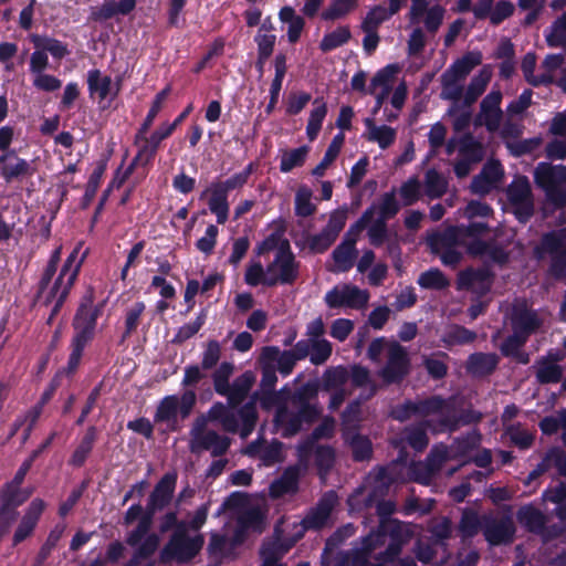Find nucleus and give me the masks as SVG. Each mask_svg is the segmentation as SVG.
<instances>
[{
	"label": "nucleus",
	"instance_id": "f3484780",
	"mask_svg": "<svg viewBox=\"0 0 566 566\" xmlns=\"http://www.w3.org/2000/svg\"><path fill=\"white\" fill-rule=\"evenodd\" d=\"M172 134L174 132L168 127V122L161 123L150 135L142 133V127H139L134 136V145L145 155L146 159L154 161L161 143Z\"/></svg>",
	"mask_w": 566,
	"mask_h": 566
},
{
	"label": "nucleus",
	"instance_id": "c9c22d12",
	"mask_svg": "<svg viewBox=\"0 0 566 566\" xmlns=\"http://www.w3.org/2000/svg\"><path fill=\"white\" fill-rule=\"evenodd\" d=\"M345 440L350 447L352 458L355 462L368 461L373 457V443L367 436L355 432L352 436L346 433Z\"/></svg>",
	"mask_w": 566,
	"mask_h": 566
},
{
	"label": "nucleus",
	"instance_id": "5701e85b",
	"mask_svg": "<svg viewBox=\"0 0 566 566\" xmlns=\"http://www.w3.org/2000/svg\"><path fill=\"white\" fill-rule=\"evenodd\" d=\"M318 395V385L316 382H306L294 391L291 397L292 407L307 409L308 412L317 418L322 416V407L318 402H312Z\"/></svg>",
	"mask_w": 566,
	"mask_h": 566
},
{
	"label": "nucleus",
	"instance_id": "3c124183",
	"mask_svg": "<svg viewBox=\"0 0 566 566\" xmlns=\"http://www.w3.org/2000/svg\"><path fill=\"white\" fill-rule=\"evenodd\" d=\"M352 38L350 29L347 25L337 27L334 31L326 33L319 42L322 52L327 53L346 44Z\"/></svg>",
	"mask_w": 566,
	"mask_h": 566
},
{
	"label": "nucleus",
	"instance_id": "20e7f679",
	"mask_svg": "<svg viewBox=\"0 0 566 566\" xmlns=\"http://www.w3.org/2000/svg\"><path fill=\"white\" fill-rule=\"evenodd\" d=\"M535 185L555 209L566 207V166L541 161L533 172Z\"/></svg>",
	"mask_w": 566,
	"mask_h": 566
},
{
	"label": "nucleus",
	"instance_id": "bb28decb",
	"mask_svg": "<svg viewBox=\"0 0 566 566\" xmlns=\"http://www.w3.org/2000/svg\"><path fill=\"white\" fill-rule=\"evenodd\" d=\"M97 438L98 428L96 426H88L84 432V436L74 449L69 463L74 468H82L93 451Z\"/></svg>",
	"mask_w": 566,
	"mask_h": 566
},
{
	"label": "nucleus",
	"instance_id": "c03bdc74",
	"mask_svg": "<svg viewBox=\"0 0 566 566\" xmlns=\"http://www.w3.org/2000/svg\"><path fill=\"white\" fill-rule=\"evenodd\" d=\"M543 499L556 504V516L566 522V482L560 481L555 486H549L543 492Z\"/></svg>",
	"mask_w": 566,
	"mask_h": 566
},
{
	"label": "nucleus",
	"instance_id": "a18cd8bd",
	"mask_svg": "<svg viewBox=\"0 0 566 566\" xmlns=\"http://www.w3.org/2000/svg\"><path fill=\"white\" fill-rule=\"evenodd\" d=\"M345 136L343 133H338L334 136L331 144L328 145L323 159L319 161L318 165H316L313 170L312 175L315 177H323L325 175V171L329 165L333 164V161L338 157L340 153V148L344 144Z\"/></svg>",
	"mask_w": 566,
	"mask_h": 566
},
{
	"label": "nucleus",
	"instance_id": "338daca9",
	"mask_svg": "<svg viewBox=\"0 0 566 566\" xmlns=\"http://www.w3.org/2000/svg\"><path fill=\"white\" fill-rule=\"evenodd\" d=\"M283 245L291 248L290 241L283 237V233L275 230L256 244L255 254L261 256L272 251L277 253Z\"/></svg>",
	"mask_w": 566,
	"mask_h": 566
},
{
	"label": "nucleus",
	"instance_id": "a878e982",
	"mask_svg": "<svg viewBox=\"0 0 566 566\" xmlns=\"http://www.w3.org/2000/svg\"><path fill=\"white\" fill-rule=\"evenodd\" d=\"M453 409V398H443L440 395H432L416 401L417 416L429 417L439 415L441 418Z\"/></svg>",
	"mask_w": 566,
	"mask_h": 566
},
{
	"label": "nucleus",
	"instance_id": "6e6552de",
	"mask_svg": "<svg viewBox=\"0 0 566 566\" xmlns=\"http://www.w3.org/2000/svg\"><path fill=\"white\" fill-rule=\"evenodd\" d=\"M506 198L520 223H526L534 216V198L526 176H516L506 187Z\"/></svg>",
	"mask_w": 566,
	"mask_h": 566
},
{
	"label": "nucleus",
	"instance_id": "f257e3e1",
	"mask_svg": "<svg viewBox=\"0 0 566 566\" xmlns=\"http://www.w3.org/2000/svg\"><path fill=\"white\" fill-rule=\"evenodd\" d=\"M104 303L94 304V292H86L72 319L73 336L70 344L66 374L73 375L82 360L85 347L93 342L96 334L97 319L103 312Z\"/></svg>",
	"mask_w": 566,
	"mask_h": 566
},
{
	"label": "nucleus",
	"instance_id": "774afa93",
	"mask_svg": "<svg viewBox=\"0 0 566 566\" xmlns=\"http://www.w3.org/2000/svg\"><path fill=\"white\" fill-rule=\"evenodd\" d=\"M546 42L551 48L566 50V12L553 22L549 33L546 34Z\"/></svg>",
	"mask_w": 566,
	"mask_h": 566
},
{
	"label": "nucleus",
	"instance_id": "9d476101",
	"mask_svg": "<svg viewBox=\"0 0 566 566\" xmlns=\"http://www.w3.org/2000/svg\"><path fill=\"white\" fill-rule=\"evenodd\" d=\"M460 244V228L450 227L442 232H433L428 237L431 252L440 255L447 266L455 268L462 260V253L455 247Z\"/></svg>",
	"mask_w": 566,
	"mask_h": 566
},
{
	"label": "nucleus",
	"instance_id": "39448f33",
	"mask_svg": "<svg viewBox=\"0 0 566 566\" xmlns=\"http://www.w3.org/2000/svg\"><path fill=\"white\" fill-rule=\"evenodd\" d=\"M245 184L247 181L237 172L226 180L213 181L202 191L201 199L210 192L208 207L211 213L216 214L219 224H224L229 218V192L242 188Z\"/></svg>",
	"mask_w": 566,
	"mask_h": 566
},
{
	"label": "nucleus",
	"instance_id": "4d7b16f0",
	"mask_svg": "<svg viewBox=\"0 0 566 566\" xmlns=\"http://www.w3.org/2000/svg\"><path fill=\"white\" fill-rule=\"evenodd\" d=\"M336 460V452L332 446L317 444L315 448L314 461L318 474L325 476L333 469Z\"/></svg>",
	"mask_w": 566,
	"mask_h": 566
},
{
	"label": "nucleus",
	"instance_id": "8fccbe9b",
	"mask_svg": "<svg viewBox=\"0 0 566 566\" xmlns=\"http://www.w3.org/2000/svg\"><path fill=\"white\" fill-rule=\"evenodd\" d=\"M359 0H332L329 6L321 13L324 21H336L345 18L358 7Z\"/></svg>",
	"mask_w": 566,
	"mask_h": 566
},
{
	"label": "nucleus",
	"instance_id": "58836bf2",
	"mask_svg": "<svg viewBox=\"0 0 566 566\" xmlns=\"http://www.w3.org/2000/svg\"><path fill=\"white\" fill-rule=\"evenodd\" d=\"M61 254H62V245L55 248L50 259L43 270V273L41 275L40 281L36 284V293L34 296L35 301H39L42 295L45 293V291L49 289L50 283L52 282V279L54 277L59 263L61 261Z\"/></svg>",
	"mask_w": 566,
	"mask_h": 566
},
{
	"label": "nucleus",
	"instance_id": "2f4dec72",
	"mask_svg": "<svg viewBox=\"0 0 566 566\" xmlns=\"http://www.w3.org/2000/svg\"><path fill=\"white\" fill-rule=\"evenodd\" d=\"M481 418L482 415L472 409L462 410L460 413H457L455 407L453 406V409L440 418V424L449 432H454L460 428V426L476 423Z\"/></svg>",
	"mask_w": 566,
	"mask_h": 566
},
{
	"label": "nucleus",
	"instance_id": "f704fd0d",
	"mask_svg": "<svg viewBox=\"0 0 566 566\" xmlns=\"http://www.w3.org/2000/svg\"><path fill=\"white\" fill-rule=\"evenodd\" d=\"M482 63V53L480 51H470L455 60L446 71L457 78L464 80L471 71Z\"/></svg>",
	"mask_w": 566,
	"mask_h": 566
},
{
	"label": "nucleus",
	"instance_id": "5fc2aeb1",
	"mask_svg": "<svg viewBox=\"0 0 566 566\" xmlns=\"http://www.w3.org/2000/svg\"><path fill=\"white\" fill-rule=\"evenodd\" d=\"M73 286H67L65 284L59 285L56 287V282H53L52 286L48 291L43 304L45 306L53 303V306L51 308V314L54 316H57L61 312L64 303L66 302Z\"/></svg>",
	"mask_w": 566,
	"mask_h": 566
},
{
	"label": "nucleus",
	"instance_id": "393cba45",
	"mask_svg": "<svg viewBox=\"0 0 566 566\" xmlns=\"http://www.w3.org/2000/svg\"><path fill=\"white\" fill-rule=\"evenodd\" d=\"M163 510L164 509L160 505L156 504L148 497L147 504L144 507L143 516L139 520L137 526L132 532L128 533L126 537V543L129 546H136L137 544H139L144 536L147 533H149L153 526L155 514Z\"/></svg>",
	"mask_w": 566,
	"mask_h": 566
},
{
	"label": "nucleus",
	"instance_id": "aec40b11",
	"mask_svg": "<svg viewBox=\"0 0 566 566\" xmlns=\"http://www.w3.org/2000/svg\"><path fill=\"white\" fill-rule=\"evenodd\" d=\"M81 247L82 243H78L64 261L60 273L54 280V282H56V287L61 285V283L67 286H74L75 282L77 281L82 264L86 258V252H84L81 256L78 255Z\"/></svg>",
	"mask_w": 566,
	"mask_h": 566
},
{
	"label": "nucleus",
	"instance_id": "6e6d98bb",
	"mask_svg": "<svg viewBox=\"0 0 566 566\" xmlns=\"http://www.w3.org/2000/svg\"><path fill=\"white\" fill-rule=\"evenodd\" d=\"M417 283L422 289L436 291L444 290L450 285V281L448 280V277L438 268H431L422 272L419 275Z\"/></svg>",
	"mask_w": 566,
	"mask_h": 566
},
{
	"label": "nucleus",
	"instance_id": "7ed1b4c3",
	"mask_svg": "<svg viewBox=\"0 0 566 566\" xmlns=\"http://www.w3.org/2000/svg\"><path fill=\"white\" fill-rule=\"evenodd\" d=\"M533 254L537 260L549 256L547 274L556 281L566 280V228L543 233Z\"/></svg>",
	"mask_w": 566,
	"mask_h": 566
},
{
	"label": "nucleus",
	"instance_id": "a19ab883",
	"mask_svg": "<svg viewBox=\"0 0 566 566\" xmlns=\"http://www.w3.org/2000/svg\"><path fill=\"white\" fill-rule=\"evenodd\" d=\"M314 108L310 113V117L306 125V135L310 140L317 138L322 124L327 114V105L323 98H315L313 102Z\"/></svg>",
	"mask_w": 566,
	"mask_h": 566
},
{
	"label": "nucleus",
	"instance_id": "603ef678",
	"mask_svg": "<svg viewBox=\"0 0 566 566\" xmlns=\"http://www.w3.org/2000/svg\"><path fill=\"white\" fill-rule=\"evenodd\" d=\"M478 335L465 326L453 324L446 332L442 340L447 346L467 345L475 342Z\"/></svg>",
	"mask_w": 566,
	"mask_h": 566
},
{
	"label": "nucleus",
	"instance_id": "680f3d73",
	"mask_svg": "<svg viewBox=\"0 0 566 566\" xmlns=\"http://www.w3.org/2000/svg\"><path fill=\"white\" fill-rule=\"evenodd\" d=\"M376 205L377 218L384 220H390L395 218L400 211V203L396 198V190L392 189L381 195L379 201Z\"/></svg>",
	"mask_w": 566,
	"mask_h": 566
},
{
	"label": "nucleus",
	"instance_id": "ddd939ff",
	"mask_svg": "<svg viewBox=\"0 0 566 566\" xmlns=\"http://www.w3.org/2000/svg\"><path fill=\"white\" fill-rule=\"evenodd\" d=\"M504 177V169L500 160H488L481 171L472 178L470 190L480 197L489 195L496 188Z\"/></svg>",
	"mask_w": 566,
	"mask_h": 566
},
{
	"label": "nucleus",
	"instance_id": "473e14b6",
	"mask_svg": "<svg viewBox=\"0 0 566 566\" xmlns=\"http://www.w3.org/2000/svg\"><path fill=\"white\" fill-rule=\"evenodd\" d=\"M349 380L354 388H367L368 394L365 396V399L373 398L379 390V386L375 380H373L370 370L361 366L359 364H354L350 366Z\"/></svg>",
	"mask_w": 566,
	"mask_h": 566
},
{
	"label": "nucleus",
	"instance_id": "2eb2a0df",
	"mask_svg": "<svg viewBox=\"0 0 566 566\" xmlns=\"http://www.w3.org/2000/svg\"><path fill=\"white\" fill-rule=\"evenodd\" d=\"M23 482V478L14 474L11 481L0 488V511L4 514L18 517L17 509L30 497V493H24L21 489Z\"/></svg>",
	"mask_w": 566,
	"mask_h": 566
},
{
	"label": "nucleus",
	"instance_id": "49530a36",
	"mask_svg": "<svg viewBox=\"0 0 566 566\" xmlns=\"http://www.w3.org/2000/svg\"><path fill=\"white\" fill-rule=\"evenodd\" d=\"M349 380L347 367L339 365L327 368L322 376V386L326 391L344 389V385Z\"/></svg>",
	"mask_w": 566,
	"mask_h": 566
},
{
	"label": "nucleus",
	"instance_id": "13d9d810",
	"mask_svg": "<svg viewBox=\"0 0 566 566\" xmlns=\"http://www.w3.org/2000/svg\"><path fill=\"white\" fill-rule=\"evenodd\" d=\"M493 274L488 269H467L458 275L459 290H473L476 283H484L492 279Z\"/></svg>",
	"mask_w": 566,
	"mask_h": 566
},
{
	"label": "nucleus",
	"instance_id": "7c9ffc66",
	"mask_svg": "<svg viewBox=\"0 0 566 566\" xmlns=\"http://www.w3.org/2000/svg\"><path fill=\"white\" fill-rule=\"evenodd\" d=\"M179 397L176 395H169L164 397L157 406L154 415V421L156 423L167 422L172 431L177 430V416L179 413Z\"/></svg>",
	"mask_w": 566,
	"mask_h": 566
},
{
	"label": "nucleus",
	"instance_id": "1a4fd4ad",
	"mask_svg": "<svg viewBox=\"0 0 566 566\" xmlns=\"http://www.w3.org/2000/svg\"><path fill=\"white\" fill-rule=\"evenodd\" d=\"M301 263L296 260L292 248L283 245L268 264L269 283L276 285H293L300 276Z\"/></svg>",
	"mask_w": 566,
	"mask_h": 566
},
{
	"label": "nucleus",
	"instance_id": "e433bc0d",
	"mask_svg": "<svg viewBox=\"0 0 566 566\" xmlns=\"http://www.w3.org/2000/svg\"><path fill=\"white\" fill-rule=\"evenodd\" d=\"M30 41L34 49H43L46 54L50 53L56 60H62L70 54L67 44L55 38L41 34H31Z\"/></svg>",
	"mask_w": 566,
	"mask_h": 566
},
{
	"label": "nucleus",
	"instance_id": "c756f323",
	"mask_svg": "<svg viewBox=\"0 0 566 566\" xmlns=\"http://www.w3.org/2000/svg\"><path fill=\"white\" fill-rule=\"evenodd\" d=\"M559 357H542L537 360L536 380L541 385L557 384L563 378V367L556 364Z\"/></svg>",
	"mask_w": 566,
	"mask_h": 566
},
{
	"label": "nucleus",
	"instance_id": "e2e57ef3",
	"mask_svg": "<svg viewBox=\"0 0 566 566\" xmlns=\"http://www.w3.org/2000/svg\"><path fill=\"white\" fill-rule=\"evenodd\" d=\"M310 148L307 146H301L290 151H284L281 157L280 170L281 172H290L294 168L302 167L307 158Z\"/></svg>",
	"mask_w": 566,
	"mask_h": 566
},
{
	"label": "nucleus",
	"instance_id": "a211bd4d",
	"mask_svg": "<svg viewBox=\"0 0 566 566\" xmlns=\"http://www.w3.org/2000/svg\"><path fill=\"white\" fill-rule=\"evenodd\" d=\"M136 7V0H104L102 6H93L90 8L88 21L102 23L111 20L117 14L127 15Z\"/></svg>",
	"mask_w": 566,
	"mask_h": 566
},
{
	"label": "nucleus",
	"instance_id": "09e8293b",
	"mask_svg": "<svg viewBox=\"0 0 566 566\" xmlns=\"http://www.w3.org/2000/svg\"><path fill=\"white\" fill-rule=\"evenodd\" d=\"M13 159L14 163L9 161L8 165L2 166L0 169L1 177L8 184L33 174V168L27 159L21 158L18 155L17 158Z\"/></svg>",
	"mask_w": 566,
	"mask_h": 566
},
{
	"label": "nucleus",
	"instance_id": "b1692460",
	"mask_svg": "<svg viewBox=\"0 0 566 566\" xmlns=\"http://www.w3.org/2000/svg\"><path fill=\"white\" fill-rule=\"evenodd\" d=\"M205 544V537L202 534H197L193 537H186L171 545H167L165 552H169L180 562H188L195 558L201 551Z\"/></svg>",
	"mask_w": 566,
	"mask_h": 566
},
{
	"label": "nucleus",
	"instance_id": "dca6fc26",
	"mask_svg": "<svg viewBox=\"0 0 566 566\" xmlns=\"http://www.w3.org/2000/svg\"><path fill=\"white\" fill-rule=\"evenodd\" d=\"M45 509L46 503L40 497H35L30 502L13 533L12 544L14 546L33 534Z\"/></svg>",
	"mask_w": 566,
	"mask_h": 566
},
{
	"label": "nucleus",
	"instance_id": "423d86ee",
	"mask_svg": "<svg viewBox=\"0 0 566 566\" xmlns=\"http://www.w3.org/2000/svg\"><path fill=\"white\" fill-rule=\"evenodd\" d=\"M319 418L311 415L307 409L298 407L279 406L273 417V424L276 432L283 439H291L297 436L306 427L312 426Z\"/></svg>",
	"mask_w": 566,
	"mask_h": 566
},
{
	"label": "nucleus",
	"instance_id": "412c9836",
	"mask_svg": "<svg viewBox=\"0 0 566 566\" xmlns=\"http://www.w3.org/2000/svg\"><path fill=\"white\" fill-rule=\"evenodd\" d=\"M500 358L495 353H473L465 364L467 371L473 377H488L497 368Z\"/></svg>",
	"mask_w": 566,
	"mask_h": 566
},
{
	"label": "nucleus",
	"instance_id": "0eeeda50",
	"mask_svg": "<svg viewBox=\"0 0 566 566\" xmlns=\"http://www.w3.org/2000/svg\"><path fill=\"white\" fill-rule=\"evenodd\" d=\"M411 373V359L406 347L397 342L389 345L387 360L378 371L386 386L400 385Z\"/></svg>",
	"mask_w": 566,
	"mask_h": 566
},
{
	"label": "nucleus",
	"instance_id": "4c0bfd02",
	"mask_svg": "<svg viewBox=\"0 0 566 566\" xmlns=\"http://www.w3.org/2000/svg\"><path fill=\"white\" fill-rule=\"evenodd\" d=\"M356 254V239L344 238L343 242L334 249L332 256L340 271H348L354 265Z\"/></svg>",
	"mask_w": 566,
	"mask_h": 566
},
{
	"label": "nucleus",
	"instance_id": "cd10ccee",
	"mask_svg": "<svg viewBox=\"0 0 566 566\" xmlns=\"http://www.w3.org/2000/svg\"><path fill=\"white\" fill-rule=\"evenodd\" d=\"M516 518L518 523L528 532L534 534H544L546 516L532 504L523 505L517 510Z\"/></svg>",
	"mask_w": 566,
	"mask_h": 566
},
{
	"label": "nucleus",
	"instance_id": "de8ad7c7",
	"mask_svg": "<svg viewBox=\"0 0 566 566\" xmlns=\"http://www.w3.org/2000/svg\"><path fill=\"white\" fill-rule=\"evenodd\" d=\"M447 359H449V355L444 352L423 357V366L431 379L441 380L448 375Z\"/></svg>",
	"mask_w": 566,
	"mask_h": 566
},
{
	"label": "nucleus",
	"instance_id": "ea45409f",
	"mask_svg": "<svg viewBox=\"0 0 566 566\" xmlns=\"http://www.w3.org/2000/svg\"><path fill=\"white\" fill-rule=\"evenodd\" d=\"M365 125L369 130V140L376 142L381 149H386L395 143L397 134L392 127L376 126L371 118H366Z\"/></svg>",
	"mask_w": 566,
	"mask_h": 566
},
{
	"label": "nucleus",
	"instance_id": "69168bd1",
	"mask_svg": "<svg viewBox=\"0 0 566 566\" xmlns=\"http://www.w3.org/2000/svg\"><path fill=\"white\" fill-rule=\"evenodd\" d=\"M313 192L307 186H300L295 193V214L307 218L315 213L316 206L312 202Z\"/></svg>",
	"mask_w": 566,
	"mask_h": 566
},
{
	"label": "nucleus",
	"instance_id": "864d4df0",
	"mask_svg": "<svg viewBox=\"0 0 566 566\" xmlns=\"http://www.w3.org/2000/svg\"><path fill=\"white\" fill-rule=\"evenodd\" d=\"M255 398L256 394H253L251 400L243 403L238 410V416L242 422L241 436L243 438L248 437L254 430L258 421Z\"/></svg>",
	"mask_w": 566,
	"mask_h": 566
},
{
	"label": "nucleus",
	"instance_id": "f03ea898",
	"mask_svg": "<svg viewBox=\"0 0 566 566\" xmlns=\"http://www.w3.org/2000/svg\"><path fill=\"white\" fill-rule=\"evenodd\" d=\"M233 371L234 365L232 363L222 361L211 374V379L214 391L218 395L228 398L229 407L237 408L248 397L255 381V376L252 371L247 370L230 384V378Z\"/></svg>",
	"mask_w": 566,
	"mask_h": 566
},
{
	"label": "nucleus",
	"instance_id": "37998d69",
	"mask_svg": "<svg viewBox=\"0 0 566 566\" xmlns=\"http://www.w3.org/2000/svg\"><path fill=\"white\" fill-rule=\"evenodd\" d=\"M159 546V536L155 533L146 534L135 547V552L128 562V566H136L140 560L151 557Z\"/></svg>",
	"mask_w": 566,
	"mask_h": 566
},
{
	"label": "nucleus",
	"instance_id": "f8f14e48",
	"mask_svg": "<svg viewBox=\"0 0 566 566\" xmlns=\"http://www.w3.org/2000/svg\"><path fill=\"white\" fill-rule=\"evenodd\" d=\"M482 532L485 541L491 546L511 544L514 539L516 527L511 516L500 518L484 515L482 517Z\"/></svg>",
	"mask_w": 566,
	"mask_h": 566
},
{
	"label": "nucleus",
	"instance_id": "79ce46f5",
	"mask_svg": "<svg viewBox=\"0 0 566 566\" xmlns=\"http://www.w3.org/2000/svg\"><path fill=\"white\" fill-rule=\"evenodd\" d=\"M87 88L91 97L97 94L99 101H103L111 93L112 78L111 76H102L97 69L90 70L87 72Z\"/></svg>",
	"mask_w": 566,
	"mask_h": 566
},
{
	"label": "nucleus",
	"instance_id": "0e129e2a",
	"mask_svg": "<svg viewBox=\"0 0 566 566\" xmlns=\"http://www.w3.org/2000/svg\"><path fill=\"white\" fill-rule=\"evenodd\" d=\"M398 72V66L395 64H388L380 69L371 78L368 86V94H376L377 88L388 90L391 92V82L394 75Z\"/></svg>",
	"mask_w": 566,
	"mask_h": 566
},
{
	"label": "nucleus",
	"instance_id": "9b49d317",
	"mask_svg": "<svg viewBox=\"0 0 566 566\" xmlns=\"http://www.w3.org/2000/svg\"><path fill=\"white\" fill-rule=\"evenodd\" d=\"M191 434L190 451L192 453L209 451L211 457L219 458L224 455L231 446L229 437L219 434L214 430L196 428L191 431Z\"/></svg>",
	"mask_w": 566,
	"mask_h": 566
},
{
	"label": "nucleus",
	"instance_id": "4468645a",
	"mask_svg": "<svg viewBox=\"0 0 566 566\" xmlns=\"http://www.w3.org/2000/svg\"><path fill=\"white\" fill-rule=\"evenodd\" d=\"M338 504V495L334 490L325 492L316 503L314 507L305 515L302 521V525L305 530L318 531L323 528L333 510Z\"/></svg>",
	"mask_w": 566,
	"mask_h": 566
},
{
	"label": "nucleus",
	"instance_id": "c85d7f7f",
	"mask_svg": "<svg viewBox=\"0 0 566 566\" xmlns=\"http://www.w3.org/2000/svg\"><path fill=\"white\" fill-rule=\"evenodd\" d=\"M176 484L177 473L167 472L156 483L148 497L163 509H166L172 501Z\"/></svg>",
	"mask_w": 566,
	"mask_h": 566
},
{
	"label": "nucleus",
	"instance_id": "72a5a7b5",
	"mask_svg": "<svg viewBox=\"0 0 566 566\" xmlns=\"http://www.w3.org/2000/svg\"><path fill=\"white\" fill-rule=\"evenodd\" d=\"M279 19L283 23H289L287 28V40L290 43H296L305 27V19L302 15L296 14L293 7L284 6L280 9Z\"/></svg>",
	"mask_w": 566,
	"mask_h": 566
},
{
	"label": "nucleus",
	"instance_id": "bf43d9fd",
	"mask_svg": "<svg viewBox=\"0 0 566 566\" xmlns=\"http://www.w3.org/2000/svg\"><path fill=\"white\" fill-rule=\"evenodd\" d=\"M448 189L446 178L436 169H429L424 176V192L431 199L441 198Z\"/></svg>",
	"mask_w": 566,
	"mask_h": 566
},
{
	"label": "nucleus",
	"instance_id": "6ab92c4d",
	"mask_svg": "<svg viewBox=\"0 0 566 566\" xmlns=\"http://www.w3.org/2000/svg\"><path fill=\"white\" fill-rule=\"evenodd\" d=\"M542 325L537 313L530 310L525 304L514 306L511 315L512 331L530 338Z\"/></svg>",
	"mask_w": 566,
	"mask_h": 566
},
{
	"label": "nucleus",
	"instance_id": "4be33fe9",
	"mask_svg": "<svg viewBox=\"0 0 566 566\" xmlns=\"http://www.w3.org/2000/svg\"><path fill=\"white\" fill-rule=\"evenodd\" d=\"M300 471L296 467L286 468L283 473L271 482L269 494L272 499H281L298 491Z\"/></svg>",
	"mask_w": 566,
	"mask_h": 566
},
{
	"label": "nucleus",
	"instance_id": "052dcab7",
	"mask_svg": "<svg viewBox=\"0 0 566 566\" xmlns=\"http://www.w3.org/2000/svg\"><path fill=\"white\" fill-rule=\"evenodd\" d=\"M206 321L207 312L201 310L193 322L187 323L178 328L171 339V343L175 345H182L202 328V326L206 324Z\"/></svg>",
	"mask_w": 566,
	"mask_h": 566
}]
</instances>
